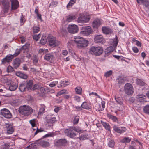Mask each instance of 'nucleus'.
<instances>
[{"mask_svg":"<svg viewBox=\"0 0 149 149\" xmlns=\"http://www.w3.org/2000/svg\"><path fill=\"white\" fill-rule=\"evenodd\" d=\"M75 108L76 110L78 111H80L82 110V107L81 106H75Z\"/></svg>","mask_w":149,"mask_h":149,"instance_id":"nucleus-62","label":"nucleus"},{"mask_svg":"<svg viewBox=\"0 0 149 149\" xmlns=\"http://www.w3.org/2000/svg\"><path fill=\"white\" fill-rule=\"evenodd\" d=\"M20 113L24 116H28L33 112L32 108L29 106L24 105L21 107L19 110Z\"/></svg>","mask_w":149,"mask_h":149,"instance_id":"nucleus-3","label":"nucleus"},{"mask_svg":"<svg viewBox=\"0 0 149 149\" xmlns=\"http://www.w3.org/2000/svg\"><path fill=\"white\" fill-rule=\"evenodd\" d=\"M76 0H70L69 3L67 5V7L68 8L69 6H72L76 2Z\"/></svg>","mask_w":149,"mask_h":149,"instance_id":"nucleus-48","label":"nucleus"},{"mask_svg":"<svg viewBox=\"0 0 149 149\" xmlns=\"http://www.w3.org/2000/svg\"><path fill=\"white\" fill-rule=\"evenodd\" d=\"M90 19V17L88 16L82 15L77 19V22L79 23H85L88 22Z\"/></svg>","mask_w":149,"mask_h":149,"instance_id":"nucleus-11","label":"nucleus"},{"mask_svg":"<svg viewBox=\"0 0 149 149\" xmlns=\"http://www.w3.org/2000/svg\"><path fill=\"white\" fill-rule=\"evenodd\" d=\"M33 84V81L32 80H29L26 81V84L27 90H30L32 88Z\"/></svg>","mask_w":149,"mask_h":149,"instance_id":"nucleus-24","label":"nucleus"},{"mask_svg":"<svg viewBox=\"0 0 149 149\" xmlns=\"http://www.w3.org/2000/svg\"><path fill=\"white\" fill-rule=\"evenodd\" d=\"M79 139L81 140H85L87 139V136L86 134H81L80 136Z\"/></svg>","mask_w":149,"mask_h":149,"instance_id":"nucleus-49","label":"nucleus"},{"mask_svg":"<svg viewBox=\"0 0 149 149\" xmlns=\"http://www.w3.org/2000/svg\"><path fill=\"white\" fill-rule=\"evenodd\" d=\"M29 122L33 127H35L36 125V123L35 120L34 119L30 120Z\"/></svg>","mask_w":149,"mask_h":149,"instance_id":"nucleus-56","label":"nucleus"},{"mask_svg":"<svg viewBox=\"0 0 149 149\" xmlns=\"http://www.w3.org/2000/svg\"><path fill=\"white\" fill-rule=\"evenodd\" d=\"M65 133L68 136L71 138H74L77 135L72 127L65 130Z\"/></svg>","mask_w":149,"mask_h":149,"instance_id":"nucleus-9","label":"nucleus"},{"mask_svg":"<svg viewBox=\"0 0 149 149\" xmlns=\"http://www.w3.org/2000/svg\"><path fill=\"white\" fill-rule=\"evenodd\" d=\"M11 10L17 9L19 7V3L17 0H11Z\"/></svg>","mask_w":149,"mask_h":149,"instance_id":"nucleus-15","label":"nucleus"},{"mask_svg":"<svg viewBox=\"0 0 149 149\" xmlns=\"http://www.w3.org/2000/svg\"><path fill=\"white\" fill-rule=\"evenodd\" d=\"M56 118L54 117H51L50 118L47 119L46 120V125L48 126H52L53 124L56 121Z\"/></svg>","mask_w":149,"mask_h":149,"instance_id":"nucleus-18","label":"nucleus"},{"mask_svg":"<svg viewBox=\"0 0 149 149\" xmlns=\"http://www.w3.org/2000/svg\"><path fill=\"white\" fill-rule=\"evenodd\" d=\"M11 0H0V5H2L4 13H7L9 9Z\"/></svg>","mask_w":149,"mask_h":149,"instance_id":"nucleus-4","label":"nucleus"},{"mask_svg":"<svg viewBox=\"0 0 149 149\" xmlns=\"http://www.w3.org/2000/svg\"><path fill=\"white\" fill-rule=\"evenodd\" d=\"M112 73V71L111 70H110L107 72L105 73L104 76L106 77H108L110 76Z\"/></svg>","mask_w":149,"mask_h":149,"instance_id":"nucleus-52","label":"nucleus"},{"mask_svg":"<svg viewBox=\"0 0 149 149\" xmlns=\"http://www.w3.org/2000/svg\"><path fill=\"white\" fill-rule=\"evenodd\" d=\"M21 50V49H17L14 54L12 55V56H13V58L14 56L16 57L17 56L20 54Z\"/></svg>","mask_w":149,"mask_h":149,"instance_id":"nucleus-44","label":"nucleus"},{"mask_svg":"<svg viewBox=\"0 0 149 149\" xmlns=\"http://www.w3.org/2000/svg\"><path fill=\"white\" fill-rule=\"evenodd\" d=\"M92 32L91 28L90 26H82L81 31V33L84 36H88Z\"/></svg>","mask_w":149,"mask_h":149,"instance_id":"nucleus-6","label":"nucleus"},{"mask_svg":"<svg viewBox=\"0 0 149 149\" xmlns=\"http://www.w3.org/2000/svg\"><path fill=\"white\" fill-rule=\"evenodd\" d=\"M73 129H74V131L76 133V132H81V130L79 129V128L76 127H72Z\"/></svg>","mask_w":149,"mask_h":149,"instance_id":"nucleus-57","label":"nucleus"},{"mask_svg":"<svg viewBox=\"0 0 149 149\" xmlns=\"http://www.w3.org/2000/svg\"><path fill=\"white\" fill-rule=\"evenodd\" d=\"M133 51L135 53H137L139 52L138 49L136 47H133L132 48Z\"/></svg>","mask_w":149,"mask_h":149,"instance_id":"nucleus-58","label":"nucleus"},{"mask_svg":"<svg viewBox=\"0 0 149 149\" xmlns=\"http://www.w3.org/2000/svg\"><path fill=\"white\" fill-rule=\"evenodd\" d=\"M29 46V44H26L25 45L22 46V47L20 49L22 50H26L28 49V47Z\"/></svg>","mask_w":149,"mask_h":149,"instance_id":"nucleus-54","label":"nucleus"},{"mask_svg":"<svg viewBox=\"0 0 149 149\" xmlns=\"http://www.w3.org/2000/svg\"><path fill=\"white\" fill-rule=\"evenodd\" d=\"M6 128L7 130V133L8 134H10L14 131V129L13 126L11 124H7Z\"/></svg>","mask_w":149,"mask_h":149,"instance_id":"nucleus-20","label":"nucleus"},{"mask_svg":"<svg viewBox=\"0 0 149 149\" xmlns=\"http://www.w3.org/2000/svg\"><path fill=\"white\" fill-rule=\"evenodd\" d=\"M19 89L21 92H22L27 90L26 84L24 83H22L19 86Z\"/></svg>","mask_w":149,"mask_h":149,"instance_id":"nucleus-30","label":"nucleus"},{"mask_svg":"<svg viewBox=\"0 0 149 149\" xmlns=\"http://www.w3.org/2000/svg\"><path fill=\"white\" fill-rule=\"evenodd\" d=\"M54 58V55L52 53L46 54L44 56V59L47 61L52 60Z\"/></svg>","mask_w":149,"mask_h":149,"instance_id":"nucleus-23","label":"nucleus"},{"mask_svg":"<svg viewBox=\"0 0 149 149\" xmlns=\"http://www.w3.org/2000/svg\"><path fill=\"white\" fill-rule=\"evenodd\" d=\"M102 31L103 33L106 34H109L112 32L110 28L106 27H102Z\"/></svg>","mask_w":149,"mask_h":149,"instance_id":"nucleus-26","label":"nucleus"},{"mask_svg":"<svg viewBox=\"0 0 149 149\" xmlns=\"http://www.w3.org/2000/svg\"><path fill=\"white\" fill-rule=\"evenodd\" d=\"M92 24L93 28H97L101 25V23L100 20L97 19L93 21Z\"/></svg>","mask_w":149,"mask_h":149,"instance_id":"nucleus-22","label":"nucleus"},{"mask_svg":"<svg viewBox=\"0 0 149 149\" xmlns=\"http://www.w3.org/2000/svg\"><path fill=\"white\" fill-rule=\"evenodd\" d=\"M45 106L44 104L41 105L40 108L38 112V114L40 115L42 114L45 112Z\"/></svg>","mask_w":149,"mask_h":149,"instance_id":"nucleus-34","label":"nucleus"},{"mask_svg":"<svg viewBox=\"0 0 149 149\" xmlns=\"http://www.w3.org/2000/svg\"><path fill=\"white\" fill-rule=\"evenodd\" d=\"M47 39L48 40V36L45 35H43L40 41V43L42 45L45 44L47 41Z\"/></svg>","mask_w":149,"mask_h":149,"instance_id":"nucleus-28","label":"nucleus"},{"mask_svg":"<svg viewBox=\"0 0 149 149\" xmlns=\"http://www.w3.org/2000/svg\"><path fill=\"white\" fill-rule=\"evenodd\" d=\"M48 41L50 46L54 47L58 45V42L56 40V38L51 35H49L48 36Z\"/></svg>","mask_w":149,"mask_h":149,"instance_id":"nucleus-7","label":"nucleus"},{"mask_svg":"<svg viewBox=\"0 0 149 149\" xmlns=\"http://www.w3.org/2000/svg\"><path fill=\"white\" fill-rule=\"evenodd\" d=\"M101 123L107 130L108 131L110 130V127L109 123L102 121H101Z\"/></svg>","mask_w":149,"mask_h":149,"instance_id":"nucleus-33","label":"nucleus"},{"mask_svg":"<svg viewBox=\"0 0 149 149\" xmlns=\"http://www.w3.org/2000/svg\"><path fill=\"white\" fill-rule=\"evenodd\" d=\"M114 49L113 47L111 46L108 47L105 50V53L106 54H108L110 53L113 52Z\"/></svg>","mask_w":149,"mask_h":149,"instance_id":"nucleus-32","label":"nucleus"},{"mask_svg":"<svg viewBox=\"0 0 149 149\" xmlns=\"http://www.w3.org/2000/svg\"><path fill=\"white\" fill-rule=\"evenodd\" d=\"M21 63V60L18 58H16L13 63V66L14 68H16L20 65Z\"/></svg>","mask_w":149,"mask_h":149,"instance_id":"nucleus-27","label":"nucleus"},{"mask_svg":"<svg viewBox=\"0 0 149 149\" xmlns=\"http://www.w3.org/2000/svg\"><path fill=\"white\" fill-rule=\"evenodd\" d=\"M68 83L67 81H61L60 82V84L61 87H65L69 84H67Z\"/></svg>","mask_w":149,"mask_h":149,"instance_id":"nucleus-53","label":"nucleus"},{"mask_svg":"<svg viewBox=\"0 0 149 149\" xmlns=\"http://www.w3.org/2000/svg\"><path fill=\"white\" fill-rule=\"evenodd\" d=\"M54 135V133L53 132H50L43 136V138H45L48 137H53Z\"/></svg>","mask_w":149,"mask_h":149,"instance_id":"nucleus-41","label":"nucleus"},{"mask_svg":"<svg viewBox=\"0 0 149 149\" xmlns=\"http://www.w3.org/2000/svg\"><path fill=\"white\" fill-rule=\"evenodd\" d=\"M118 38L117 37V36H116L115 39H114L113 42V47H114L115 48V47L117 46L118 43Z\"/></svg>","mask_w":149,"mask_h":149,"instance_id":"nucleus-46","label":"nucleus"},{"mask_svg":"<svg viewBox=\"0 0 149 149\" xmlns=\"http://www.w3.org/2000/svg\"><path fill=\"white\" fill-rule=\"evenodd\" d=\"M125 93L127 95H130L134 92L133 88L132 85L130 83L126 84L124 87Z\"/></svg>","mask_w":149,"mask_h":149,"instance_id":"nucleus-5","label":"nucleus"},{"mask_svg":"<svg viewBox=\"0 0 149 149\" xmlns=\"http://www.w3.org/2000/svg\"><path fill=\"white\" fill-rule=\"evenodd\" d=\"M35 143L43 147H46L49 146V142L46 141L42 139H40L36 141Z\"/></svg>","mask_w":149,"mask_h":149,"instance_id":"nucleus-13","label":"nucleus"},{"mask_svg":"<svg viewBox=\"0 0 149 149\" xmlns=\"http://www.w3.org/2000/svg\"><path fill=\"white\" fill-rule=\"evenodd\" d=\"M113 128L115 132L120 134L124 133L127 130L126 128L124 127H120L116 125H114Z\"/></svg>","mask_w":149,"mask_h":149,"instance_id":"nucleus-14","label":"nucleus"},{"mask_svg":"<svg viewBox=\"0 0 149 149\" xmlns=\"http://www.w3.org/2000/svg\"><path fill=\"white\" fill-rule=\"evenodd\" d=\"M137 101L139 102H143L146 98V96L143 94H139L136 96Z\"/></svg>","mask_w":149,"mask_h":149,"instance_id":"nucleus-21","label":"nucleus"},{"mask_svg":"<svg viewBox=\"0 0 149 149\" xmlns=\"http://www.w3.org/2000/svg\"><path fill=\"white\" fill-rule=\"evenodd\" d=\"M1 112L2 115L5 118H12V115L9 110L4 108L1 110Z\"/></svg>","mask_w":149,"mask_h":149,"instance_id":"nucleus-12","label":"nucleus"},{"mask_svg":"<svg viewBox=\"0 0 149 149\" xmlns=\"http://www.w3.org/2000/svg\"><path fill=\"white\" fill-rule=\"evenodd\" d=\"M74 40L75 42L77 44L78 48L81 49L87 47L88 44V41L84 39L82 37L79 36H75Z\"/></svg>","mask_w":149,"mask_h":149,"instance_id":"nucleus-1","label":"nucleus"},{"mask_svg":"<svg viewBox=\"0 0 149 149\" xmlns=\"http://www.w3.org/2000/svg\"><path fill=\"white\" fill-rule=\"evenodd\" d=\"M103 52L102 47L100 46H92L89 49L90 53L96 56H100L103 53Z\"/></svg>","mask_w":149,"mask_h":149,"instance_id":"nucleus-2","label":"nucleus"},{"mask_svg":"<svg viewBox=\"0 0 149 149\" xmlns=\"http://www.w3.org/2000/svg\"><path fill=\"white\" fill-rule=\"evenodd\" d=\"M115 143L114 141L113 140L110 141L108 143V146L112 148H113L115 145Z\"/></svg>","mask_w":149,"mask_h":149,"instance_id":"nucleus-42","label":"nucleus"},{"mask_svg":"<svg viewBox=\"0 0 149 149\" xmlns=\"http://www.w3.org/2000/svg\"><path fill=\"white\" fill-rule=\"evenodd\" d=\"M67 92V90L65 89H63L61 90L60 91H59L58 93V94L59 95H61L63 94H64L66 93Z\"/></svg>","mask_w":149,"mask_h":149,"instance_id":"nucleus-55","label":"nucleus"},{"mask_svg":"<svg viewBox=\"0 0 149 149\" xmlns=\"http://www.w3.org/2000/svg\"><path fill=\"white\" fill-rule=\"evenodd\" d=\"M43 131V130H42L40 129H38V128H37V130L34 133V136L37 134V133H38V132H41Z\"/></svg>","mask_w":149,"mask_h":149,"instance_id":"nucleus-60","label":"nucleus"},{"mask_svg":"<svg viewBox=\"0 0 149 149\" xmlns=\"http://www.w3.org/2000/svg\"><path fill=\"white\" fill-rule=\"evenodd\" d=\"M137 2L139 4H142L148 7L149 6V2L148 0H137Z\"/></svg>","mask_w":149,"mask_h":149,"instance_id":"nucleus-25","label":"nucleus"},{"mask_svg":"<svg viewBox=\"0 0 149 149\" xmlns=\"http://www.w3.org/2000/svg\"><path fill=\"white\" fill-rule=\"evenodd\" d=\"M79 118V116L77 115L75 116L73 120V124L74 125L77 124L78 123Z\"/></svg>","mask_w":149,"mask_h":149,"instance_id":"nucleus-39","label":"nucleus"},{"mask_svg":"<svg viewBox=\"0 0 149 149\" xmlns=\"http://www.w3.org/2000/svg\"><path fill=\"white\" fill-rule=\"evenodd\" d=\"M107 116L109 119H111L114 122H116L118 120V119L116 116H113L110 114H107Z\"/></svg>","mask_w":149,"mask_h":149,"instance_id":"nucleus-36","label":"nucleus"},{"mask_svg":"<svg viewBox=\"0 0 149 149\" xmlns=\"http://www.w3.org/2000/svg\"><path fill=\"white\" fill-rule=\"evenodd\" d=\"M94 42L97 43L103 44L105 41V39L101 35H95L94 36Z\"/></svg>","mask_w":149,"mask_h":149,"instance_id":"nucleus-10","label":"nucleus"},{"mask_svg":"<svg viewBox=\"0 0 149 149\" xmlns=\"http://www.w3.org/2000/svg\"><path fill=\"white\" fill-rule=\"evenodd\" d=\"M89 95H95L96 96H97L99 98H100V97L98 95L97 93H95V92H92L90 93L89 94Z\"/></svg>","mask_w":149,"mask_h":149,"instance_id":"nucleus-64","label":"nucleus"},{"mask_svg":"<svg viewBox=\"0 0 149 149\" xmlns=\"http://www.w3.org/2000/svg\"><path fill=\"white\" fill-rule=\"evenodd\" d=\"M16 74L17 76L24 79H26L28 77L27 75L24 74L20 72H17Z\"/></svg>","mask_w":149,"mask_h":149,"instance_id":"nucleus-29","label":"nucleus"},{"mask_svg":"<svg viewBox=\"0 0 149 149\" xmlns=\"http://www.w3.org/2000/svg\"><path fill=\"white\" fill-rule=\"evenodd\" d=\"M117 80L118 83L119 84H124L125 83V80L124 79L119 78Z\"/></svg>","mask_w":149,"mask_h":149,"instance_id":"nucleus-51","label":"nucleus"},{"mask_svg":"<svg viewBox=\"0 0 149 149\" xmlns=\"http://www.w3.org/2000/svg\"><path fill=\"white\" fill-rule=\"evenodd\" d=\"M68 54V52L67 50H63L62 52V54L63 55L66 56Z\"/></svg>","mask_w":149,"mask_h":149,"instance_id":"nucleus-63","label":"nucleus"},{"mask_svg":"<svg viewBox=\"0 0 149 149\" xmlns=\"http://www.w3.org/2000/svg\"><path fill=\"white\" fill-rule=\"evenodd\" d=\"M67 141L65 139H61L58 140L55 145L58 146L64 145L66 143Z\"/></svg>","mask_w":149,"mask_h":149,"instance_id":"nucleus-19","label":"nucleus"},{"mask_svg":"<svg viewBox=\"0 0 149 149\" xmlns=\"http://www.w3.org/2000/svg\"><path fill=\"white\" fill-rule=\"evenodd\" d=\"M33 30L34 33H37L40 30V28L38 26H34L33 27Z\"/></svg>","mask_w":149,"mask_h":149,"instance_id":"nucleus-43","label":"nucleus"},{"mask_svg":"<svg viewBox=\"0 0 149 149\" xmlns=\"http://www.w3.org/2000/svg\"><path fill=\"white\" fill-rule=\"evenodd\" d=\"M39 87L38 85L37 84H36L34 85L33 87L32 88V89L33 91L38 88Z\"/></svg>","mask_w":149,"mask_h":149,"instance_id":"nucleus-59","label":"nucleus"},{"mask_svg":"<svg viewBox=\"0 0 149 149\" xmlns=\"http://www.w3.org/2000/svg\"><path fill=\"white\" fill-rule=\"evenodd\" d=\"M76 93L81 94L82 93V88L80 87H77L75 89Z\"/></svg>","mask_w":149,"mask_h":149,"instance_id":"nucleus-40","label":"nucleus"},{"mask_svg":"<svg viewBox=\"0 0 149 149\" xmlns=\"http://www.w3.org/2000/svg\"><path fill=\"white\" fill-rule=\"evenodd\" d=\"M143 110L145 113L149 115V104L146 105L144 107Z\"/></svg>","mask_w":149,"mask_h":149,"instance_id":"nucleus-38","label":"nucleus"},{"mask_svg":"<svg viewBox=\"0 0 149 149\" xmlns=\"http://www.w3.org/2000/svg\"><path fill=\"white\" fill-rule=\"evenodd\" d=\"M81 107L82 108L86 109L89 110L91 109L90 107H89L87 102H83L82 104H81Z\"/></svg>","mask_w":149,"mask_h":149,"instance_id":"nucleus-37","label":"nucleus"},{"mask_svg":"<svg viewBox=\"0 0 149 149\" xmlns=\"http://www.w3.org/2000/svg\"><path fill=\"white\" fill-rule=\"evenodd\" d=\"M77 17V14H71L66 17V21L68 22H70L75 19Z\"/></svg>","mask_w":149,"mask_h":149,"instance_id":"nucleus-17","label":"nucleus"},{"mask_svg":"<svg viewBox=\"0 0 149 149\" xmlns=\"http://www.w3.org/2000/svg\"><path fill=\"white\" fill-rule=\"evenodd\" d=\"M137 84L140 86H144L145 84L144 82H143L141 80L138 79L137 80Z\"/></svg>","mask_w":149,"mask_h":149,"instance_id":"nucleus-50","label":"nucleus"},{"mask_svg":"<svg viewBox=\"0 0 149 149\" xmlns=\"http://www.w3.org/2000/svg\"><path fill=\"white\" fill-rule=\"evenodd\" d=\"M18 87L17 84L16 83H13L11 84L9 87V89L11 91H14Z\"/></svg>","mask_w":149,"mask_h":149,"instance_id":"nucleus-31","label":"nucleus"},{"mask_svg":"<svg viewBox=\"0 0 149 149\" xmlns=\"http://www.w3.org/2000/svg\"><path fill=\"white\" fill-rule=\"evenodd\" d=\"M13 58L12 55L9 54L7 55L5 58L2 59V64H5L11 61Z\"/></svg>","mask_w":149,"mask_h":149,"instance_id":"nucleus-16","label":"nucleus"},{"mask_svg":"<svg viewBox=\"0 0 149 149\" xmlns=\"http://www.w3.org/2000/svg\"><path fill=\"white\" fill-rule=\"evenodd\" d=\"M115 98L116 102L118 104L120 105L123 104V99L122 97H115Z\"/></svg>","mask_w":149,"mask_h":149,"instance_id":"nucleus-35","label":"nucleus"},{"mask_svg":"<svg viewBox=\"0 0 149 149\" xmlns=\"http://www.w3.org/2000/svg\"><path fill=\"white\" fill-rule=\"evenodd\" d=\"M41 35V34L40 33L38 35H33V38L34 40H35L36 41H38L39 38H40Z\"/></svg>","mask_w":149,"mask_h":149,"instance_id":"nucleus-45","label":"nucleus"},{"mask_svg":"<svg viewBox=\"0 0 149 149\" xmlns=\"http://www.w3.org/2000/svg\"><path fill=\"white\" fill-rule=\"evenodd\" d=\"M20 39L22 43H23L25 42V38L24 37L22 36L20 37Z\"/></svg>","mask_w":149,"mask_h":149,"instance_id":"nucleus-61","label":"nucleus"},{"mask_svg":"<svg viewBox=\"0 0 149 149\" xmlns=\"http://www.w3.org/2000/svg\"><path fill=\"white\" fill-rule=\"evenodd\" d=\"M131 139L129 138L128 137H125L121 140L122 143H128L130 142Z\"/></svg>","mask_w":149,"mask_h":149,"instance_id":"nucleus-47","label":"nucleus"},{"mask_svg":"<svg viewBox=\"0 0 149 149\" xmlns=\"http://www.w3.org/2000/svg\"><path fill=\"white\" fill-rule=\"evenodd\" d=\"M67 29L68 32L72 34L77 33L79 31V29L77 26L73 24H71L69 25Z\"/></svg>","mask_w":149,"mask_h":149,"instance_id":"nucleus-8","label":"nucleus"}]
</instances>
